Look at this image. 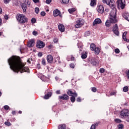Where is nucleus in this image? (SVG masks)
<instances>
[{
	"label": "nucleus",
	"mask_w": 129,
	"mask_h": 129,
	"mask_svg": "<svg viewBox=\"0 0 129 129\" xmlns=\"http://www.w3.org/2000/svg\"><path fill=\"white\" fill-rule=\"evenodd\" d=\"M110 94L111 96L114 95V94H115V92H112L110 93Z\"/></svg>",
	"instance_id": "56"
},
{
	"label": "nucleus",
	"mask_w": 129,
	"mask_h": 129,
	"mask_svg": "<svg viewBox=\"0 0 129 129\" xmlns=\"http://www.w3.org/2000/svg\"><path fill=\"white\" fill-rule=\"evenodd\" d=\"M125 74H126V75L128 79H129V70L128 71H125Z\"/></svg>",
	"instance_id": "42"
},
{
	"label": "nucleus",
	"mask_w": 129,
	"mask_h": 129,
	"mask_svg": "<svg viewBox=\"0 0 129 129\" xmlns=\"http://www.w3.org/2000/svg\"><path fill=\"white\" fill-rule=\"evenodd\" d=\"M100 122H96L95 123L91 125L90 129H96V126L99 124Z\"/></svg>",
	"instance_id": "22"
},
{
	"label": "nucleus",
	"mask_w": 129,
	"mask_h": 129,
	"mask_svg": "<svg viewBox=\"0 0 129 129\" xmlns=\"http://www.w3.org/2000/svg\"><path fill=\"white\" fill-rule=\"evenodd\" d=\"M38 57H42V56H43V54L42 53V52H38Z\"/></svg>",
	"instance_id": "53"
},
{
	"label": "nucleus",
	"mask_w": 129,
	"mask_h": 129,
	"mask_svg": "<svg viewBox=\"0 0 129 129\" xmlns=\"http://www.w3.org/2000/svg\"><path fill=\"white\" fill-rule=\"evenodd\" d=\"M111 8L112 10L109 15V19L112 24L116 23V8H115V2L113 0V3H111V1L109 2V4H106Z\"/></svg>",
	"instance_id": "2"
},
{
	"label": "nucleus",
	"mask_w": 129,
	"mask_h": 129,
	"mask_svg": "<svg viewBox=\"0 0 129 129\" xmlns=\"http://www.w3.org/2000/svg\"><path fill=\"white\" fill-rule=\"evenodd\" d=\"M34 45H35V41L34 40V39L30 40L27 44V46L28 47H29V48H31V47H34Z\"/></svg>",
	"instance_id": "14"
},
{
	"label": "nucleus",
	"mask_w": 129,
	"mask_h": 129,
	"mask_svg": "<svg viewBox=\"0 0 129 129\" xmlns=\"http://www.w3.org/2000/svg\"><path fill=\"white\" fill-rule=\"evenodd\" d=\"M117 5L118 6V7L121 8V10H123V9L125 8V1H123L122 0H117Z\"/></svg>",
	"instance_id": "5"
},
{
	"label": "nucleus",
	"mask_w": 129,
	"mask_h": 129,
	"mask_svg": "<svg viewBox=\"0 0 129 129\" xmlns=\"http://www.w3.org/2000/svg\"><path fill=\"white\" fill-rule=\"evenodd\" d=\"M70 66L71 68H73V69L75 68V65H74V63H71L70 64Z\"/></svg>",
	"instance_id": "50"
},
{
	"label": "nucleus",
	"mask_w": 129,
	"mask_h": 129,
	"mask_svg": "<svg viewBox=\"0 0 129 129\" xmlns=\"http://www.w3.org/2000/svg\"><path fill=\"white\" fill-rule=\"evenodd\" d=\"M36 47L39 48V49H42L45 47V43L41 40H38L37 42Z\"/></svg>",
	"instance_id": "7"
},
{
	"label": "nucleus",
	"mask_w": 129,
	"mask_h": 129,
	"mask_svg": "<svg viewBox=\"0 0 129 129\" xmlns=\"http://www.w3.org/2000/svg\"><path fill=\"white\" fill-rule=\"evenodd\" d=\"M85 37H88V36H90V31H87L85 33Z\"/></svg>",
	"instance_id": "33"
},
{
	"label": "nucleus",
	"mask_w": 129,
	"mask_h": 129,
	"mask_svg": "<svg viewBox=\"0 0 129 129\" xmlns=\"http://www.w3.org/2000/svg\"><path fill=\"white\" fill-rule=\"evenodd\" d=\"M47 62L49 63H53V56L51 55H48L47 56Z\"/></svg>",
	"instance_id": "15"
},
{
	"label": "nucleus",
	"mask_w": 129,
	"mask_h": 129,
	"mask_svg": "<svg viewBox=\"0 0 129 129\" xmlns=\"http://www.w3.org/2000/svg\"><path fill=\"white\" fill-rule=\"evenodd\" d=\"M61 4L63 5H67L68 4H69V0H60Z\"/></svg>",
	"instance_id": "27"
},
{
	"label": "nucleus",
	"mask_w": 129,
	"mask_h": 129,
	"mask_svg": "<svg viewBox=\"0 0 129 129\" xmlns=\"http://www.w3.org/2000/svg\"><path fill=\"white\" fill-rule=\"evenodd\" d=\"M37 66L38 69H40V68H41V67L40 66V64H37Z\"/></svg>",
	"instance_id": "60"
},
{
	"label": "nucleus",
	"mask_w": 129,
	"mask_h": 129,
	"mask_svg": "<svg viewBox=\"0 0 129 129\" xmlns=\"http://www.w3.org/2000/svg\"><path fill=\"white\" fill-rule=\"evenodd\" d=\"M67 94H68V95H69V96H72L71 97V101H72V102H75V100H76L75 97H77L78 96L76 92H73L72 90H69L68 91Z\"/></svg>",
	"instance_id": "4"
},
{
	"label": "nucleus",
	"mask_w": 129,
	"mask_h": 129,
	"mask_svg": "<svg viewBox=\"0 0 129 129\" xmlns=\"http://www.w3.org/2000/svg\"><path fill=\"white\" fill-rule=\"evenodd\" d=\"M77 101L78 102H81V98L80 97H79L77 98Z\"/></svg>",
	"instance_id": "47"
},
{
	"label": "nucleus",
	"mask_w": 129,
	"mask_h": 129,
	"mask_svg": "<svg viewBox=\"0 0 129 129\" xmlns=\"http://www.w3.org/2000/svg\"><path fill=\"white\" fill-rule=\"evenodd\" d=\"M41 16H42V17H45V16H46V13L44 11L41 12Z\"/></svg>",
	"instance_id": "41"
},
{
	"label": "nucleus",
	"mask_w": 129,
	"mask_h": 129,
	"mask_svg": "<svg viewBox=\"0 0 129 129\" xmlns=\"http://www.w3.org/2000/svg\"><path fill=\"white\" fill-rule=\"evenodd\" d=\"M58 98L62 100H68L69 99V96L66 94H63L62 96H59Z\"/></svg>",
	"instance_id": "11"
},
{
	"label": "nucleus",
	"mask_w": 129,
	"mask_h": 129,
	"mask_svg": "<svg viewBox=\"0 0 129 129\" xmlns=\"http://www.w3.org/2000/svg\"><path fill=\"white\" fill-rule=\"evenodd\" d=\"M33 3H35V4H37V3H39V0H32Z\"/></svg>",
	"instance_id": "54"
},
{
	"label": "nucleus",
	"mask_w": 129,
	"mask_h": 129,
	"mask_svg": "<svg viewBox=\"0 0 129 129\" xmlns=\"http://www.w3.org/2000/svg\"><path fill=\"white\" fill-rule=\"evenodd\" d=\"M82 59H86L87 58V53H83L81 55Z\"/></svg>",
	"instance_id": "29"
},
{
	"label": "nucleus",
	"mask_w": 129,
	"mask_h": 129,
	"mask_svg": "<svg viewBox=\"0 0 129 129\" xmlns=\"http://www.w3.org/2000/svg\"><path fill=\"white\" fill-rule=\"evenodd\" d=\"M24 4H27L28 6H30L31 5V2H30L29 0H25V3Z\"/></svg>",
	"instance_id": "40"
},
{
	"label": "nucleus",
	"mask_w": 129,
	"mask_h": 129,
	"mask_svg": "<svg viewBox=\"0 0 129 129\" xmlns=\"http://www.w3.org/2000/svg\"><path fill=\"white\" fill-rule=\"evenodd\" d=\"M94 51H95V54H96V55H98V54L100 53V49H99V47H96L94 49Z\"/></svg>",
	"instance_id": "23"
},
{
	"label": "nucleus",
	"mask_w": 129,
	"mask_h": 129,
	"mask_svg": "<svg viewBox=\"0 0 129 129\" xmlns=\"http://www.w3.org/2000/svg\"><path fill=\"white\" fill-rule=\"evenodd\" d=\"M91 2L90 4V6L91 7H95L96 6V0H90Z\"/></svg>",
	"instance_id": "21"
},
{
	"label": "nucleus",
	"mask_w": 129,
	"mask_h": 129,
	"mask_svg": "<svg viewBox=\"0 0 129 129\" xmlns=\"http://www.w3.org/2000/svg\"><path fill=\"white\" fill-rule=\"evenodd\" d=\"M16 19L20 24L28 23V18L24 14H18L16 16Z\"/></svg>",
	"instance_id": "3"
},
{
	"label": "nucleus",
	"mask_w": 129,
	"mask_h": 129,
	"mask_svg": "<svg viewBox=\"0 0 129 129\" xmlns=\"http://www.w3.org/2000/svg\"><path fill=\"white\" fill-rule=\"evenodd\" d=\"M51 2H52V0H46V3L48 4V5L49 4H51Z\"/></svg>",
	"instance_id": "52"
},
{
	"label": "nucleus",
	"mask_w": 129,
	"mask_h": 129,
	"mask_svg": "<svg viewBox=\"0 0 129 129\" xmlns=\"http://www.w3.org/2000/svg\"><path fill=\"white\" fill-rule=\"evenodd\" d=\"M58 129H65V128H66V125H65V124L59 125L58 126Z\"/></svg>",
	"instance_id": "28"
},
{
	"label": "nucleus",
	"mask_w": 129,
	"mask_h": 129,
	"mask_svg": "<svg viewBox=\"0 0 129 129\" xmlns=\"http://www.w3.org/2000/svg\"><path fill=\"white\" fill-rule=\"evenodd\" d=\"M126 32H124L122 34V39L124 40V41H125L126 42H127V39H126Z\"/></svg>",
	"instance_id": "24"
},
{
	"label": "nucleus",
	"mask_w": 129,
	"mask_h": 129,
	"mask_svg": "<svg viewBox=\"0 0 129 129\" xmlns=\"http://www.w3.org/2000/svg\"><path fill=\"white\" fill-rule=\"evenodd\" d=\"M119 52H120V51L119 50V49L117 48L115 49V52L117 54H118Z\"/></svg>",
	"instance_id": "46"
},
{
	"label": "nucleus",
	"mask_w": 129,
	"mask_h": 129,
	"mask_svg": "<svg viewBox=\"0 0 129 129\" xmlns=\"http://www.w3.org/2000/svg\"><path fill=\"white\" fill-rule=\"evenodd\" d=\"M12 114L15 115V114H16V111H12Z\"/></svg>",
	"instance_id": "59"
},
{
	"label": "nucleus",
	"mask_w": 129,
	"mask_h": 129,
	"mask_svg": "<svg viewBox=\"0 0 129 129\" xmlns=\"http://www.w3.org/2000/svg\"><path fill=\"white\" fill-rule=\"evenodd\" d=\"M102 23V21L99 18H96L95 19L93 23V26H96V25H99V24H101Z\"/></svg>",
	"instance_id": "12"
},
{
	"label": "nucleus",
	"mask_w": 129,
	"mask_h": 129,
	"mask_svg": "<svg viewBox=\"0 0 129 129\" xmlns=\"http://www.w3.org/2000/svg\"><path fill=\"white\" fill-rule=\"evenodd\" d=\"M5 124H6V125H8V126H10V125H11V122H8V121H6L5 122Z\"/></svg>",
	"instance_id": "45"
},
{
	"label": "nucleus",
	"mask_w": 129,
	"mask_h": 129,
	"mask_svg": "<svg viewBox=\"0 0 129 129\" xmlns=\"http://www.w3.org/2000/svg\"><path fill=\"white\" fill-rule=\"evenodd\" d=\"M90 63L91 64L93 65V66H96L97 65L98 63L96 61V59L95 58H93L90 60Z\"/></svg>",
	"instance_id": "16"
},
{
	"label": "nucleus",
	"mask_w": 129,
	"mask_h": 129,
	"mask_svg": "<svg viewBox=\"0 0 129 129\" xmlns=\"http://www.w3.org/2000/svg\"><path fill=\"white\" fill-rule=\"evenodd\" d=\"M122 17L124 18L126 21H128L129 22V14L127 12H124L122 14Z\"/></svg>",
	"instance_id": "17"
},
{
	"label": "nucleus",
	"mask_w": 129,
	"mask_h": 129,
	"mask_svg": "<svg viewBox=\"0 0 129 129\" xmlns=\"http://www.w3.org/2000/svg\"><path fill=\"white\" fill-rule=\"evenodd\" d=\"M123 91L124 92H127L128 91V87L127 86H125L123 88Z\"/></svg>",
	"instance_id": "32"
},
{
	"label": "nucleus",
	"mask_w": 129,
	"mask_h": 129,
	"mask_svg": "<svg viewBox=\"0 0 129 129\" xmlns=\"http://www.w3.org/2000/svg\"><path fill=\"white\" fill-rule=\"evenodd\" d=\"M58 79H59V78L55 77V80H58Z\"/></svg>",
	"instance_id": "64"
},
{
	"label": "nucleus",
	"mask_w": 129,
	"mask_h": 129,
	"mask_svg": "<svg viewBox=\"0 0 129 129\" xmlns=\"http://www.w3.org/2000/svg\"><path fill=\"white\" fill-rule=\"evenodd\" d=\"M56 94H60V90H57L56 91Z\"/></svg>",
	"instance_id": "58"
},
{
	"label": "nucleus",
	"mask_w": 129,
	"mask_h": 129,
	"mask_svg": "<svg viewBox=\"0 0 129 129\" xmlns=\"http://www.w3.org/2000/svg\"><path fill=\"white\" fill-rule=\"evenodd\" d=\"M2 19L0 18V26H2Z\"/></svg>",
	"instance_id": "63"
},
{
	"label": "nucleus",
	"mask_w": 129,
	"mask_h": 129,
	"mask_svg": "<svg viewBox=\"0 0 129 129\" xmlns=\"http://www.w3.org/2000/svg\"><path fill=\"white\" fill-rule=\"evenodd\" d=\"M75 11H76V9H75V8H72L68 10V12L70 14H72V13H74Z\"/></svg>",
	"instance_id": "30"
},
{
	"label": "nucleus",
	"mask_w": 129,
	"mask_h": 129,
	"mask_svg": "<svg viewBox=\"0 0 129 129\" xmlns=\"http://www.w3.org/2000/svg\"><path fill=\"white\" fill-rule=\"evenodd\" d=\"M4 18H5V20H9V16H8L7 15L4 16Z\"/></svg>",
	"instance_id": "55"
},
{
	"label": "nucleus",
	"mask_w": 129,
	"mask_h": 129,
	"mask_svg": "<svg viewBox=\"0 0 129 129\" xmlns=\"http://www.w3.org/2000/svg\"><path fill=\"white\" fill-rule=\"evenodd\" d=\"M9 108H10V107L8 105H5L4 106V109L6 110H9Z\"/></svg>",
	"instance_id": "44"
},
{
	"label": "nucleus",
	"mask_w": 129,
	"mask_h": 129,
	"mask_svg": "<svg viewBox=\"0 0 129 129\" xmlns=\"http://www.w3.org/2000/svg\"><path fill=\"white\" fill-rule=\"evenodd\" d=\"M12 0H4V3L5 5H8V4H10V2Z\"/></svg>",
	"instance_id": "38"
},
{
	"label": "nucleus",
	"mask_w": 129,
	"mask_h": 129,
	"mask_svg": "<svg viewBox=\"0 0 129 129\" xmlns=\"http://www.w3.org/2000/svg\"><path fill=\"white\" fill-rule=\"evenodd\" d=\"M2 13H3V9H2V8H0V15L1 14H2Z\"/></svg>",
	"instance_id": "61"
},
{
	"label": "nucleus",
	"mask_w": 129,
	"mask_h": 129,
	"mask_svg": "<svg viewBox=\"0 0 129 129\" xmlns=\"http://www.w3.org/2000/svg\"><path fill=\"white\" fill-rule=\"evenodd\" d=\"M84 24V23H83V22H82V21L79 20L77 21L76 24L75 25V27L77 28H81V27H82V26H83Z\"/></svg>",
	"instance_id": "10"
},
{
	"label": "nucleus",
	"mask_w": 129,
	"mask_h": 129,
	"mask_svg": "<svg viewBox=\"0 0 129 129\" xmlns=\"http://www.w3.org/2000/svg\"><path fill=\"white\" fill-rule=\"evenodd\" d=\"M75 58L74 56H72L71 58V61H74Z\"/></svg>",
	"instance_id": "57"
},
{
	"label": "nucleus",
	"mask_w": 129,
	"mask_h": 129,
	"mask_svg": "<svg viewBox=\"0 0 129 129\" xmlns=\"http://www.w3.org/2000/svg\"><path fill=\"white\" fill-rule=\"evenodd\" d=\"M120 115L121 116L124 117V116H129V111L128 110L125 109H123L120 112Z\"/></svg>",
	"instance_id": "6"
},
{
	"label": "nucleus",
	"mask_w": 129,
	"mask_h": 129,
	"mask_svg": "<svg viewBox=\"0 0 129 129\" xmlns=\"http://www.w3.org/2000/svg\"><path fill=\"white\" fill-rule=\"evenodd\" d=\"M91 91L92 92H96V91H97V89H96L95 87H92Z\"/></svg>",
	"instance_id": "35"
},
{
	"label": "nucleus",
	"mask_w": 129,
	"mask_h": 129,
	"mask_svg": "<svg viewBox=\"0 0 129 129\" xmlns=\"http://www.w3.org/2000/svg\"><path fill=\"white\" fill-rule=\"evenodd\" d=\"M21 7H22V9H23V12H26V11H27V4H26V3H23L22 4V6H21Z\"/></svg>",
	"instance_id": "20"
},
{
	"label": "nucleus",
	"mask_w": 129,
	"mask_h": 129,
	"mask_svg": "<svg viewBox=\"0 0 129 129\" xmlns=\"http://www.w3.org/2000/svg\"><path fill=\"white\" fill-rule=\"evenodd\" d=\"M96 48V46L94 43H91L90 45V49L91 51H94V49Z\"/></svg>",
	"instance_id": "26"
},
{
	"label": "nucleus",
	"mask_w": 129,
	"mask_h": 129,
	"mask_svg": "<svg viewBox=\"0 0 129 129\" xmlns=\"http://www.w3.org/2000/svg\"><path fill=\"white\" fill-rule=\"evenodd\" d=\"M118 129H122L123 128V124H119V125H118Z\"/></svg>",
	"instance_id": "39"
},
{
	"label": "nucleus",
	"mask_w": 129,
	"mask_h": 129,
	"mask_svg": "<svg viewBox=\"0 0 129 129\" xmlns=\"http://www.w3.org/2000/svg\"><path fill=\"white\" fill-rule=\"evenodd\" d=\"M112 31L116 36H119V32L118 31V27L117 26V24H115L113 26Z\"/></svg>",
	"instance_id": "8"
},
{
	"label": "nucleus",
	"mask_w": 129,
	"mask_h": 129,
	"mask_svg": "<svg viewBox=\"0 0 129 129\" xmlns=\"http://www.w3.org/2000/svg\"><path fill=\"white\" fill-rule=\"evenodd\" d=\"M9 65L11 70H13L14 72L16 73H24V72H27V73H30V70L28 67H25V64L21 61L18 57L16 56H13L8 59Z\"/></svg>",
	"instance_id": "1"
},
{
	"label": "nucleus",
	"mask_w": 129,
	"mask_h": 129,
	"mask_svg": "<svg viewBox=\"0 0 129 129\" xmlns=\"http://www.w3.org/2000/svg\"><path fill=\"white\" fill-rule=\"evenodd\" d=\"M58 30L60 31V32H63L64 31H65V27H64V25L60 24L58 26Z\"/></svg>",
	"instance_id": "18"
},
{
	"label": "nucleus",
	"mask_w": 129,
	"mask_h": 129,
	"mask_svg": "<svg viewBox=\"0 0 129 129\" xmlns=\"http://www.w3.org/2000/svg\"><path fill=\"white\" fill-rule=\"evenodd\" d=\"M52 96V92H49L44 96V99H49Z\"/></svg>",
	"instance_id": "19"
},
{
	"label": "nucleus",
	"mask_w": 129,
	"mask_h": 129,
	"mask_svg": "<svg viewBox=\"0 0 129 129\" xmlns=\"http://www.w3.org/2000/svg\"><path fill=\"white\" fill-rule=\"evenodd\" d=\"M53 15L54 17H60V18H62V14H61V12L59 11L58 9H55L53 11Z\"/></svg>",
	"instance_id": "9"
},
{
	"label": "nucleus",
	"mask_w": 129,
	"mask_h": 129,
	"mask_svg": "<svg viewBox=\"0 0 129 129\" xmlns=\"http://www.w3.org/2000/svg\"><path fill=\"white\" fill-rule=\"evenodd\" d=\"M103 4H109L111 2V4H113V0H102Z\"/></svg>",
	"instance_id": "25"
},
{
	"label": "nucleus",
	"mask_w": 129,
	"mask_h": 129,
	"mask_svg": "<svg viewBox=\"0 0 129 129\" xmlns=\"http://www.w3.org/2000/svg\"><path fill=\"white\" fill-rule=\"evenodd\" d=\"M97 11L100 14H103L104 13V7L102 5H100L98 7Z\"/></svg>",
	"instance_id": "13"
},
{
	"label": "nucleus",
	"mask_w": 129,
	"mask_h": 129,
	"mask_svg": "<svg viewBox=\"0 0 129 129\" xmlns=\"http://www.w3.org/2000/svg\"><path fill=\"white\" fill-rule=\"evenodd\" d=\"M110 20H107L105 22V26L106 27H109L110 26Z\"/></svg>",
	"instance_id": "31"
},
{
	"label": "nucleus",
	"mask_w": 129,
	"mask_h": 129,
	"mask_svg": "<svg viewBox=\"0 0 129 129\" xmlns=\"http://www.w3.org/2000/svg\"><path fill=\"white\" fill-rule=\"evenodd\" d=\"M51 48H52L51 45L48 46V49H51Z\"/></svg>",
	"instance_id": "62"
},
{
	"label": "nucleus",
	"mask_w": 129,
	"mask_h": 129,
	"mask_svg": "<svg viewBox=\"0 0 129 129\" xmlns=\"http://www.w3.org/2000/svg\"><path fill=\"white\" fill-rule=\"evenodd\" d=\"M39 11H40V9H39V8H38V7L35 8V12L36 14H38Z\"/></svg>",
	"instance_id": "37"
},
{
	"label": "nucleus",
	"mask_w": 129,
	"mask_h": 129,
	"mask_svg": "<svg viewBox=\"0 0 129 129\" xmlns=\"http://www.w3.org/2000/svg\"><path fill=\"white\" fill-rule=\"evenodd\" d=\"M114 120L117 123H120L121 122V120L118 118L115 119Z\"/></svg>",
	"instance_id": "36"
},
{
	"label": "nucleus",
	"mask_w": 129,
	"mask_h": 129,
	"mask_svg": "<svg viewBox=\"0 0 129 129\" xmlns=\"http://www.w3.org/2000/svg\"><path fill=\"white\" fill-rule=\"evenodd\" d=\"M31 22L32 23V24H35V23H36V19L32 18L31 19Z\"/></svg>",
	"instance_id": "49"
},
{
	"label": "nucleus",
	"mask_w": 129,
	"mask_h": 129,
	"mask_svg": "<svg viewBox=\"0 0 129 129\" xmlns=\"http://www.w3.org/2000/svg\"><path fill=\"white\" fill-rule=\"evenodd\" d=\"M42 65H46V60H45V59H43L41 62Z\"/></svg>",
	"instance_id": "48"
},
{
	"label": "nucleus",
	"mask_w": 129,
	"mask_h": 129,
	"mask_svg": "<svg viewBox=\"0 0 129 129\" xmlns=\"http://www.w3.org/2000/svg\"><path fill=\"white\" fill-rule=\"evenodd\" d=\"M100 73H104L105 72V70L104 68H101L99 70Z\"/></svg>",
	"instance_id": "34"
},
{
	"label": "nucleus",
	"mask_w": 129,
	"mask_h": 129,
	"mask_svg": "<svg viewBox=\"0 0 129 129\" xmlns=\"http://www.w3.org/2000/svg\"><path fill=\"white\" fill-rule=\"evenodd\" d=\"M32 34L34 36H37L38 35V32L36 31H33Z\"/></svg>",
	"instance_id": "43"
},
{
	"label": "nucleus",
	"mask_w": 129,
	"mask_h": 129,
	"mask_svg": "<svg viewBox=\"0 0 129 129\" xmlns=\"http://www.w3.org/2000/svg\"><path fill=\"white\" fill-rule=\"evenodd\" d=\"M53 42L54 43H57L58 42V38H55L53 39Z\"/></svg>",
	"instance_id": "51"
}]
</instances>
